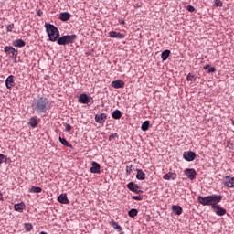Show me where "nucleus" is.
Returning <instances> with one entry per match:
<instances>
[{
	"label": "nucleus",
	"instance_id": "obj_1",
	"mask_svg": "<svg viewBox=\"0 0 234 234\" xmlns=\"http://www.w3.org/2000/svg\"><path fill=\"white\" fill-rule=\"evenodd\" d=\"M32 109L37 114H47L52 109V103L47 97H38L33 101Z\"/></svg>",
	"mask_w": 234,
	"mask_h": 234
},
{
	"label": "nucleus",
	"instance_id": "obj_2",
	"mask_svg": "<svg viewBox=\"0 0 234 234\" xmlns=\"http://www.w3.org/2000/svg\"><path fill=\"white\" fill-rule=\"evenodd\" d=\"M197 200L202 206H211V207H213V206H215L216 204H220V202H222V196L210 195L205 197L202 196H198Z\"/></svg>",
	"mask_w": 234,
	"mask_h": 234
},
{
	"label": "nucleus",
	"instance_id": "obj_3",
	"mask_svg": "<svg viewBox=\"0 0 234 234\" xmlns=\"http://www.w3.org/2000/svg\"><path fill=\"white\" fill-rule=\"evenodd\" d=\"M45 28L49 37V41H51L52 43H56V41H58V38L59 37V29H58L56 26L49 23H45Z\"/></svg>",
	"mask_w": 234,
	"mask_h": 234
},
{
	"label": "nucleus",
	"instance_id": "obj_4",
	"mask_svg": "<svg viewBox=\"0 0 234 234\" xmlns=\"http://www.w3.org/2000/svg\"><path fill=\"white\" fill-rule=\"evenodd\" d=\"M78 39V35H64L57 38L58 45H70Z\"/></svg>",
	"mask_w": 234,
	"mask_h": 234
},
{
	"label": "nucleus",
	"instance_id": "obj_5",
	"mask_svg": "<svg viewBox=\"0 0 234 234\" xmlns=\"http://www.w3.org/2000/svg\"><path fill=\"white\" fill-rule=\"evenodd\" d=\"M183 158L186 162H193L197 158V154L193 151L184 152Z\"/></svg>",
	"mask_w": 234,
	"mask_h": 234
},
{
	"label": "nucleus",
	"instance_id": "obj_6",
	"mask_svg": "<svg viewBox=\"0 0 234 234\" xmlns=\"http://www.w3.org/2000/svg\"><path fill=\"white\" fill-rule=\"evenodd\" d=\"M78 101L79 103H82L83 105H90V97H89V95H87L86 93H81L79 96Z\"/></svg>",
	"mask_w": 234,
	"mask_h": 234
},
{
	"label": "nucleus",
	"instance_id": "obj_7",
	"mask_svg": "<svg viewBox=\"0 0 234 234\" xmlns=\"http://www.w3.org/2000/svg\"><path fill=\"white\" fill-rule=\"evenodd\" d=\"M127 187L130 191H133L136 195H140V193H144V191L140 190V186L133 182H130L127 184Z\"/></svg>",
	"mask_w": 234,
	"mask_h": 234
},
{
	"label": "nucleus",
	"instance_id": "obj_8",
	"mask_svg": "<svg viewBox=\"0 0 234 234\" xmlns=\"http://www.w3.org/2000/svg\"><path fill=\"white\" fill-rule=\"evenodd\" d=\"M210 207H211V209H216V215H218V217H224V215H226V213H228V211H226V209H224L218 204H216L215 206H212Z\"/></svg>",
	"mask_w": 234,
	"mask_h": 234
},
{
	"label": "nucleus",
	"instance_id": "obj_9",
	"mask_svg": "<svg viewBox=\"0 0 234 234\" xmlns=\"http://www.w3.org/2000/svg\"><path fill=\"white\" fill-rule=\"evenodd\" d=\"M185 175L189 180H195L197 178V170L194 168H186L185 170Z\"/></svg>",
	"mask_w": 234,
	"mask_h": 234
},
{
	"label": "nucleus",
	"instance_id": "obj_10",
	"mask_svg": "<svg viewBox=\"0 0 234 234\" xmlns=\"http://www.w3.org/2000/svg\"><path fill=\"white\" fill-rule=\"evenodd\" d=\"M101 166L96 161L91 162L90 173L100 175L101 173Z\"/></svg>",
	"mask_w": 234,
	"mask_h": 234
},
{
	"label": "nucleus",
	"instance_id": "obj_11",
	"mask_svg": "<svg viewBox=\"0 0 234 234\" xmlns=\"http://www.w3.org/2000/svg\"><path fill=\"white\" fill-rule=\"evenodd\" d=\"M111 87L113 89H123V87H125V82L122 80H117L111 83Z\"/></svg>",
	"mask_w": 234,
	"mask_h": 234
},
{
	"label": "nucleus",
	"instance_id": "obj_12",
	"mask_svg": "<svg viewBox=\"0 0 234 234\" xmlns=\"http://www.w3.org/2000/svg\"><path fill=\"white\" fill-rule=\"evenodd\" d=\"M16 86V82H14V75H10L5 80V87L6 89H12V87Z\"/></svg>",
	"mask_w": 234,
	"mask_h": 234
},
{
	"label": "nucleus",
	"instance_id": "obj_13",
	"mask_svg": "<svg viewBox=\"0 0 234 234\" xmlns=\"http://www.w3.org/2000/svg\"><path fill=\"white\" fill-rule=\"evenodd\" d=\"M95 122L97 123H103L104 122H107V113L96 114Z\"/></svg>",
	"mask_w": 234,
	"mask_h": 234
},
{
	"label": "nucleus",
	"instance_id": "obj_14",
	"mask_svg": "<svg viewBox=\"0 0 234 234\" xmlns=\"http://www.w3.org/2000/svg\"><path fill=\"white\" fill-rule=\"evenodd\" d=\"M109 36L110 37H112L115 39H123L125 37V35L116 31H110Z\"/></svg>",
	"mask_w": 234,
	"mask_h": 234
},
{
	"label": "nucleus",
	"instance_id": "obj_15",
	"mask_svg": "<svg viewBox=\"0 0 234 234\" xmlns=\"http://www.w3.org/2000/svg\"><path fill=\"white\" fill-rule=\"evenodd\" d=\"M224 186L226 187H234V177L225 176Z\"/></svg>",
	"mask_w": 234,
	"mask_h": 234
},
{
	"label": "nucleus",
	"instance_id": "obj_16",
	"mask_svg": "<svg viewBox=\"0 0 234 234\" xmlns=\"http://www.w3.org/2000/svg\"><path fill=\"white\" fill-rule=\"evenodd\" d=\"M58 201L59 202V204H70L69 197H67V194H60L58 197Z\"/></svg>",
	"mask_w": 234,
	"mask_h": 234
},
{
	"label": "nucleus",
	"instance_id": "obj_17",
	"mask_svg": "<svg viewBox=\"0 0 234 234\" xmlns=\"http://www.w3.org/2000/svg\"><path fill=\"white\" fill-rule=\"evenodd\" d=\"M25 207H27V206L24 202L15 204L14 206L15 211H18L19 213H23V209H25Z\"/></svg>",
	"mask_w": 234,
	"mask_h": 234
},
{
	"label": "nucleus",
	"instance_id": "obj_18",
	"mask_svg": "<svg viewBox=\"0 0 234 234\" xmlns=\"http://www.w3.org/2000/svg\"><path fill=\"white\" fill-rule=\"evenodd\" d=\"M164 180H176V174L168 172L163 176Z\"/></svg>",
	"mask_w": 234,
	"mask_h": 234
},
{
	"label": "nucleus",
	"instance_id": "obj_19",
	"mask_svg": "<svg viewBox=\"0 0 234 234\" xmlns=\"http://www.w3.org/2000/svg\"><path fill=\"white\" fill-rule=\"evenodd\" d=\"M25 45H27V43L24 42L23 39H16L13 41V46L17 47L19 48L25 47Z\"/></svg>",
	"mask_w": 234,
	"mask_h": 234
},
{
	"label": "nucleus",
	"instance_id": "obj_20",
	"mask_svg": "<svg viewBox=\"0 0 234 234\" xmlns=\"http://www.w3.org/2000/svg\"><path fill=\"white\" fill-rule=\"evenodd\" d=\"M37 117H31L28 122V125L32 127L33 129H36L37 127Z\"/></svg>",
	"mask_w": 234,
	"mask_h": 234
},
{
	"label": "nucleus",
	"instance_id": "obj_21",
	"mask_svg": "<svg viewBox=\"0 0 234 234\" xmlns=\"http://www.w3.org/2000/svg\"><path fill=\"white\" fill-rule=\"evenodd\" d=\"M171 55V51L169 49H165V51L162 52L161 54V59L163 61H167L169 56Z\"/></svg>",
	"mask_w": 234,
	"mask_h": 234
},
{
	"label": "nucleus",
	"instance_id": "obj_22",
	"mask_svg": "<svg viewBox=\"0 0 234 234\" xmlns=\"http://www.w3.org/2000/svg\"><path fill=\"white\" fill-rule=\"evenodd\" d=\"M136 172H137V175H136L137 180H145V173H144V170L136 169Z\"/></svg>",
	"mask_w": 234,
	"mask_h": 234
},
{
	"label": "nucleus",
	"instance_id": "obj_23",
	"mask_svg": "<svg viewBox=\"0 0 234 234\" xmlns=\"http://www.w3.org/2000/svg\"><path fill=\"white\" fill-rule=\"evenodd\" d=\"M172 211L175 213V215H180L183 211L182 207L178 205H173L172 206Z\"/></svg>",
	"mask_w": 234,
	"mask_h": 234
},
{
	"label": "nucleus",
	"instance_id": "obj_24",
	"mask_svg": "<svg viewBox=\"0 0 234 234\" xmlns=\"http://www.w3.org/2000/svg\"><path fill=\"white\" fill-rule=\"evenodd\" d=\"M60 21H69L70 19V13L69 12H64L61 13L59 16Z\"/></svg>",
	"mask_w": 234,
	"mask_h": 234
},
{
	"label": "nucleus",
	"instance_id": "obj_25",
	"mask_svg": "<svg viewBox=\"0 0 234 234\" xmlns=\"http://www.w3.org/2000/svg\"><path fill=\"white\" fill-rule=\"evenodd\" d=\"M58 140L60 144H62V145H65V147H69V149H72L73 147L72 144H70L67 139L59 137Z\"/></svg>",
	"mask_w": 234,
	"mask_h": 234
},
{
	"label": "nucleus",
	"instance_id": "obj_26",
	"mask_svg": "<svg viewBox=\"0 0 234 234\" xmlns=\"http://www.w3.org/2000/svg\"><path fill=\"white\" fill-rule=\"evenodd\" d=\"M112 116L113 120H120V118H122V111L120 110L113 111V112L112 113Z\"/></svg>",
	"mask_w": 234,
	"mask_h": 234
},
{
	"label": "nucleus",
	"instance_id": "obj_27",
	"mask_svg": "<svg viewBox=\"0 0 234 234\" xmlns=\"http://www.w3.org/2000/svg\"><path fill=\"white\" fill-rule=\"evenodd\" d=\"M149 125H151V121H144L141 125V131H149Z\"/></svg>",
	"mask_w": 234,
	"mask_h": 234
},
{
	"label": "nucleus",
	"instance_id": "obj_28",
	"mask_svg": "<svg viewBox=\"0 0 234 234\" xmlns=\"http://www.w3.org/2000/svg\"><path fill=\"white\" fill-rule=\"evenodd\" d=\"M128 217H130L131 218H134V217H138V209L132 208L131 210H129Z\"/></svg>",
	"mask_w": 234,
	"mask_h": 234
},
{
	"label": "nucleus",
	"instance_id": "obj_29",
	"mask_svg": "<svg viewBox=\"0 0 234 234\" xmlns=\"http://www.w3.org/2000/svg\"><path fill=\"white\" fill-rule=\"evenodd\" d=\"M41 191H43V188L40 186H32L29 188V193H41Z\"/></svg>",
	"mask_w": 234,
	"mask_h": 234
},
{
	"label": "nucleus",
	"instance_id": "obj_30",
	"mask_svg": "<svg viewBox=\"0 0 234 234\" xmlns=\"http://www.w3.org/2000/svg\"><path fill=\"white\" fill-rule=\"evenodd\" d=\"M111 226H112L113 229H117V231H122V227L116 221H112Z\"/></svg>",
	"mask_w": 234,
	"mask_h": 234
},
{
	"label": "nucleus",
	"instance_id": "obj_31",
	"mask_svg": "<svg viewBox=\"0 0 234 234\" xmlns=\"http://www.w3.org/2000/svg\"><path fill=\"white\" fill-rule=\"evenodd\" d=\"M24 228L27 232L32 231V229H34L31 223H25Z\"/></svg>",
	"mask_w": 234,
	"mask_h": 234
},
{
	"label": "nucleus",
	"instance_id": "obj_32",
	"mask_svg": "<svg viewBox=\"0 0 234 234\" xmlns=\"http://www.w3.org/2000/svg\"><path fill=\"white\" fill-rule=\"evenodd\" d=\"M132 198H133V200H138V201L144 200V197H142V195L133 196Z\"/></svg>",
	"mask_w": 234,
	"mask_h": 234
},
{
	"label": "nucleus",
	"instance_id": "obj_33",
	"mask_svg": "<svg viewBox=\"0 0 234 234\" xmlns=\"http://www.w3.org/2000/svg\"><path fill=\"white\" fill-rule=\"evenodd\" d=\"M14 30V24H10L6 26V32H12Z\"/></svg>",
	"mask_w": 234,
	"mask_h": 234
},
{
	"label": "nucleus",
	"instance_id": "obj_34",
	"mask_svg": "<svg viewBox=\"0 0 234 234\" xmlns=\"http://www.w3.org/2000/svg\"><path fill=\"white\" fill-rule=\"evenodd\" d=\"M131 173H133V165L126 166V174L131 175Z\"/></svg>",
	"mask_w": 234,
	"mask_h": 234
},
{
	"label": "nucleus",
	"instance_id": "obj_35",
	"mask_svg": "<svg viewBox=\"0 0 234 234\" xmlns=\"http://www.w3.org/2000/svg\"><path fill=\"white\" fill-rule=\"evenodd\" d=\"M187 81H193L195 80V75L189 73L186 77Z\"/></svg>",
	"mask_w": 234,
	"mask_h": 234
},
{
	"label": "nucleus",
	"instance_id": "obj_36",
	"mask_svg": "<svg viewBox=\"0 0 234 234\" xmlns=\"http://www.w3.org/2000/svg\"><path fill=\"white\" fill-rule=\"evenodd\" d=\"M6 160V155L0 154V164H3Z\"/></svg>",
	"mask_w": 234,
	"mask_h": 234
},
{
	"label": "nucleus",
	"instance_id": "obj_37",
	"mask_svg": "<svg viewBox=\"0 0 234 234\" xmlns=\"http://www.w3.org/2000/svg\"><path fill=\"white\" fill-rule=\"evenodd\" d=\"M215 6L220 7L222 6V2L220 0H215Z\"/></svg>",
	"mask_w": 234,
	"mask_h": 234
},
{
	"label": "nucleus",
	"instance_id": "obj_38",
	"mask_svg": "<svg viewBox=\"0 0 234 234\" xmlns=\"http://www.w3.org/2000/svg\"><path fill=\"white\" fill-rule=\"evenodd\" d=\"M186 10H188V12H195V6H193V5H187V6H186Z\"/></svg>",
	"mask_w": 234,
	"mask_h": 234
},
{
	"label": "nucleus",
	"instance_id": "obj_39",
	"mask_svg": "<svg viewBox=\"0 0 234 234\" xmlns=\"http://www.w3.org/2000/svg\"><path fill=\"white\" fill-rule=\"evenodd\" d=\"M113 138H118V133H117L111 134L110 137H109V140H112Z\"/></svg>",
	"mask_w": 234,
	"mask_h": 234
},
{
	"label": "nucleus",
	"instance_id": "obj_40",
	"mask_svg": "<svg viewBox=\"0 0 234 234\" xmlns=\"http://www.w3.org/2000/svg\"><path fill=\"white\" fill-rule=\"evenodd\" d=\"M11 50H12V47H10V46H6V47L4 48V51H5V52H11Z\"/></svg>",
	"mask_w": 234,
	"mask_h": 234
},
{
	"label": "nucleus",
	"instance_id": "obj_41",
	"mask_svg": "<svg viewBox=\"0 0 234 234\" xmlns=\"http://www.w3.org/2000/svg\"><path fill=\"white\" fill-rule=\"evenodd\" d=\"M216 70H217V69H215V67H212V68L208 69L207 73H208V74H211V73L215 72Z\"/></svg>",
	"mask_w": 234,
	"mask_h": 234
},
{
	"label": "nucleus",
	"instance_id": "obj_42",
	"mask_svg": "<svg viewBox=\"0 0 234 234\" xmlns=\"http://www.w3.org/2000/svg\"><path fill=\"white\" fill-rule=\"evenodd\" d=\"M70 129H72V126L70 124H66L65 131L69 132Z\"/></svg>",
	"mask_w": 234,
	"mask_h": 234
},
{
	"label": "nucleus",
	"instance_id": "obj_43",
	"mask_svg": "<svg viewBox=\"0 0 234 234\" xmlns=\"http://www.w3.org/2000/svg\"><path fill=\"white\" fill-rule=\"evenodd\" d=\"M16 52H17V51H16V48H12V49H11V54H12L13 56H16Z\"/></svg>",
	"mask_w": 234,
	"mask_h": 234
},
{
	"label": "nucleus",
	"instance_id": "obj_44",
	"mask_svg": "<svg viewBox=\"0 0 234 234\" xmlns=\"http://www.w3.org/2000/svg\"><path fill=\"white\" fill-rule=\"evenodd\" d=\"M37 16H39V17H41V16H43V11H41V9H39L37 11Z\"/></svg>",
	"mask_w": 234,
	"mask_h": 234
},
{
	"label": "nucleus",
	"instance_id": "obj_45",
	"mask_svg": "<svg viewBox=\"0 0 234 234\" xmlns=\"http://www.w3.org/2000/svg\"><path fill=\"white\" fill-rule=\"evenodd\" d=\"M204 70H207L209 69V64H207L206 66L203 67Z\"/></svg>",
	"mask_w": 234,
	"mask_h": 234
},
{
	"label": "nucleus",
	"instance_id": "obj_46",
	"mask_svg": "<svg viewBox=\"0 0 234 234\" xmlns=\"http://www.w3.org/2000/svg\"><path fill=\"white\" fill-rule=\"evenodd\" d=\"M0 200H4V197H3V193L0 192Z\"/></svg>",
	"mask_w": 234,
	"mask_h": 234
},
{
	"label": "nucleus",
	"instance_id": "obj_47",
	"mask_svg": "<svg viewBox=\"0 0 234 234\" xmlns=\"http://www.w3.org/2000/svg\"><path fill=\"white\" fill-rule=\"evenodd\" d=\"M39 234H47V232H45V231H41Z\"/></svg>",
	"mask_w": 234,
	"mask_h": 234
},
{
	"label": "nucleus",
	"instance_id": "obj_48",
	"mask_svg": "<svg viewBox=\"0 0 234 234\" xmlns=\"http://www.w3.org/2000/svg\"><path fill=\"white\" fill-rule=\"evenodd\" d=\"M122 23V25H125V21H122V22H121Z\"/></svg>",
	"mask_w": 234,
	"mask_h": 234
},
{
	"label": "nucleus",
	"instance_id": "obj_49",
	"mask_svg": "<svg viewBox=\"0 0 234 234\" xmlns=\"http://www.w3.org/2000/svg\"><path fill=\"white\" fill-rule=\"evenodd\" d=\"M232 125L234 126V120L232 121Z\"/></svg>",
	"mask_w": 234,
	"mask_h": 234
},
{
	"label": "nucleus",
	"instance_id": "obj_50",
	"mask_svg": "<svg viewBox=\"0 0 234 234\" xmlns=\"http://www.w3.org/2000/svg\"><path fill=\"white\" fill-rule=\"evenodd\" d=\"M121 234H123V233H121Z\"/></svg>",
	"mask_w": 234,
	"mask_h": 234
}]
</instances>
